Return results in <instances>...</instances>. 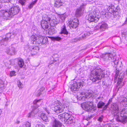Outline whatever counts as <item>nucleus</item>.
I'll return each instance as SVG.
<instances>
[{
    "mask_svg": "<svg viewBox=\"0 0 127 127\" xmlns=\"http://www.w3.org/2000/svg\"><path fill=\"white\" fill-rule=\"evenodd\" d=\"M41 100V99L35 100L33 101V103L35 105H37V106L38 107L39 106V105H38V104Z\"/></svg>",
    "mask_w": 127,
    "mask_h": 127,
    "instance_id": "obj_37",
    "label": "nucleus"
},
{
    "mask_svg": "<svg viewBox=\"0 0 127 127\" xmlns=\"http://www.w3.org/2000/svg\"><path fill=\"white\" fill-rule=\"evenodd\" d=\"M124 75L123 73H121L120 74L118 77L117 84L119 85L122 82L123 79L124 77Z\"/></svg>",
    "mask_w": 127,
    "mask_h": 127,
    "instance_id": "obj_24",
    "label": "nucleus"
},
{
    "mask_svg": "<svg viewBox=\"0 0 127 127\" xmlns=\"http://www.w3.org/2000/svg\"><path fill=\"white\" fill-rule=\"evenodd\" d=\"M63 2L62 0H56L55 1L54 6L56 7H59L62 5Z\"/></svg>",
    "mask_w": 127,
    "mask_h": 127,
    "instance_id": "obj_21",
    "label": "nucleus"
},
{
    "mask_svg": "<svg viewBox=\"0 0 127 127\" xmlns=\"http://www.w3.org/2000/svg\"><path fill=\"white\" fill-rule=\"evenodd\" d=\"M81 107L84 109L88 112L93 113L95 110L93 106L92 101H87L84 102L81 104Z\"/></svg>",
    "mask_w": 127,
    "mask_h": 127,
    "instance_id": "obj_6",
    "label": "nucleus"
},
{
    "mask_svg": "<svg viewBox=\"0 0 127 127\" xmlns=\"http://www.w3.org/2000/svg\"><path fill=\"white\" fill-rule=\"evenodd\" d=\"M125 101V99H123L122 100V101L124 102Z\"/></svg>",
    "mask_w": 127,
    "mask_h": 127,
    "instance_id": "obj_56",
    "label": "nucleus"
},
{
    "mask_svg": "<svg viewBox=\"0 0 127 127\" xmlns=\"http://www.w3.org/2000/svg\"><path fill=\"white\" fill-rule=\"evenodd\" d=\"M44 109L47 113L48 114H49L50 113L49 111V110H48L46 108H44Z\"/></svg>",
    "mask_w": 127,
    "mask_h": 127,
    "instance_id": "obj_50",
    "label": "nucleus"
},
{
    "mask_svg": "<svg viewBox=\"0 0 127 127\" xmlns=\"http://www.w3.org/2000/svg\"><path fill=\"white\" fill-rule=\"evenodd\" d=\"M9 2V0H0V2L2 3L8 2Z\"/></svg>",
    "mask_w": 127,
    "mask_h": 127,
    "instance_id": "obj_45",
    "label": "nucleus"
},
{
    "mask_svg": "<svg viewBox=\"0 0 127 127\" xmlns=\"http://www.w3.org/2000/svg\"><path fill=\"white\" fill-rule=\"evenodd\" d=\"M89 14L87 17L88 20L90 22H96L98 20V19L96 17V12L94 9H92L89 12Z\"/></svg>",
    "mask_w": 127,
    "mask_h": 127,
    "instance_id": "obj_7",
    "label": "nucleus"
},
{
    "mask_svg": "<svg viewBox=\"0 0 127 127\" xmlns=\"http://www.w3.org/2000/svg\"><path fill=\"white\" fill-rule=\"evenodd\" d=\"M106 71L102 70L100 68L97 67L92 71L90 74V79L94 82L101 80L104 77Z\"/></svg>",
    "mask_w": 127,
    "mask_h": 127,
    "instance_id": "obj_3",
    "label": "nucleus"
},
{
    "mask_svg": "<svg viewBox=\"0 0 127 127\" xmlns=\"http://www.w3.org/2000/svg\"><path fill=\"white\" fill-rule=\"evenodd\" d=\"M111 58V59H110L109 61H110L111 62H113V63L115 61V59H114V57H113L112 56V57Z\"/></svg>",
    "mask_w": 127,
    "mask_h": 127,
    "instance_id": "obj_48",
    "label": "nucleus"
},
{
    "mask_svg": "<svg viewBox=\"0 0 127 127\" xmlns=\"http://www.w3.org/2000/svg\"><path fill=\"white\" fill-rule=\"evenodd\" d=\"M0 88L3 90L4 89V82L1 80H0Z\"/></svg>",
    "mask_w": 127,
    "mask_h": 127,
    "instance_id": "obj_34",
    "label": "nucleus"
},
{
    "mask_svg": "<svg viewBox=\"0 0 127 127\" xmlns=\"http://www.w3.org/2000/svg\"><path fill=\"white\" fill-rule=\"evenodd\" d=\"M15 72L14 71H11L10 74V75L11 76H12L14 75H15Z\"/></svg>",
    "mask_w": 127,
    "mask_h": 127,
    "instance_id": "obj_44",
    "label": "nucleus"
},
{
    "mask_svg": "<svg viewBox=\"0 0 127 127\" xmlns=\"http://www.w3.org/2000/svg\"><path fill=\"white\" fill-rule=\"evenodd\" d=\"M65 107L64 105H63L59 101H57L56 103L51 104V108L56 113H59L64 111Z\"/></svg>",
    "mask_w": 127,
    "mask_h": 127,
    "instance_id": "obj_5",
    "label": "nucleus"
},
{
    "mask_svg": "<svg viewBox=\"0 0 127 127\" xmlns=\"http://www.w3.org/2000/svg\"><path fill=\"white\" fill-rule=\"evenodd\" d=\"M68 23L69 25L70 29H75L78 25V23L72 21H69Z\"/></svg>",
    "mask_w": 127,
    "mask_h": 127,
    "instance_id": "obj_17",
    "label": "nucleus"
},
{
    "mask_svg": "<svg viewBox=\"0 0 127 127\" xmlns=\"http://www.w3.org/2000/svg\"><path fill=\"white\" fill-rule=\"evenodd\" d=\"M40 117L41 119L44 121L46 122H48L49 121L48 117L44 113L41 114Z\"/></svg>",
    "mask_w": 127,
    "mask_h": 127,
    "instance_id": "obj_23",
    "label": "nucleus"
},
{
    "mask_svg": "<svg viewBox=\"0 0 127 127\" xmlns=\"http://www.w3.org/2000/svg\"><path fill=\"white\" fill-rule=\"evenodd\" d=\"M51 38L52 40H56L57 41H59L62 39L59 36L52 37Z\"/></svg>",
    "mask_w": 127,
    "mask_h": 127,
    "instance_id": "obj_35",
    "label": "nucleus"
},
{
    "mask_svg": "<svg viewBox=\"0 0 127 127\" xmlns=\"http://www.w3.org/2000/svg\"><path fill=\"white\" fill-rule=\"evenodd\" d=\"M50 21V18L46 16V17L43 18V20L41 22V25L42 27L44 30L48 28L49 25Z\"/></svg>",
    "mask_w": 127,
    "mask_h": 127,
    "instance_id": "obj_8",
    "label": "nucleus"
},
{
    "mask_svg": "<svg viewBox=\"0 0 127 127\" xmlns=\"http://www.w3.org/2000/svg\"><path fill=\"white\" fill-rule=\"evenodd\" d=\"M20 123V121H17L16 122V123L17 124H19V123Z\"/></svg>",
    "mask_w": 127,
    "mask_h": 127,
    "instance_id": "obj_53",
    "label": "nucleus"
},
{
    "mask_svg": "<svg viewBox=\"0 0 127 127\" xmlns=\"http://www.w3.org/2000/svg\"><path fill=\"white\" fill-rule=\"evenodd\" d=\"M59 17L61 19L62 21H63L65 19L66 16L65 14H64L60 15Z\"/></svg>",
    "mask_w": 127,
    "mask_h": 127,
    "instance_id": "obj_40",
    "label": "nucleus"
},
{
    "mask_svg": "<svg viewBox=\"0 0 127 127\" xmlns=\"http://www.w3.org/2000/svg\"><path fill=\"white\" fill-rule=\"evenodd\" d=\"M93 117V116H89L88 118H87V120H89L91 118H92Z\"/></svg>",
    "mask_w": 127,
    "mask_h": 127,
    "instance_id": "obj_52",
    "label": "nucleus"
},
{
    "mask_svg": "<svg viewBox=\"0 0 127 127\" xmlns=\"http://www.w3.org/2000/svg\"><path fill=\"white\" fill-rule=\"evenodd\" d=\"M112 112L114 114L116 120L118 122L124 124L127 122V113L125 112V110H122L120 113L118 112V106L114 103L111 106Z\"/></svg>",
    "mask_w": 127,
    "mask_h": 127,
    "instance_id": "obj_1",
    "label": "nucleus"
},
{
    "mask_svg": "<svg viewBox=\"0 0 127 127\" xmlns=\"http://www.w3.org/2000/svg\"><path fill=\"white\" fill-rule=\"evenodd\" d=\"M103 116H101L98 119V121H99L100 122H101L103 120Z\"/></svg>",
    "mask_w": 127,
    "mask_h": 127,
    "instance_id": "obj_47",
    "label": "nucleus"
},
{
    "mask_svg": "<svg viewBox=\"0 0 127 127\" xmlns=\"http://www.w3.org/2000/svg\"><path fill=\"white\" fill-rule=\"evenodd\" d=\"M56 31L54 29L50 28L48 30V33L50 35H52L55 33Z\"/></svg>",
    "mask_w": 127,
    "mask_h": 127,
    "instance_id": "obj_31",
    "label": "nucleus"
},
{
    "mask_svg": "<svg viewBox=\"0 0 127 127\" xmlns=\"http://www.w3.org/2000/svg\"><path fill=\"white\" fill-rule=\"evenodd\" d=\"M73 119V117H71L66 120L64 122H65L66 124H72L74 123Z\"/></svg>",
    "mask_w": 127,
    "mask_h": 127,
    "instance_id": "obj_25",
    "label": "nucleus"
},
{
    "mask_svg": "<svg viewBox=\"0 0 127 127\" xmlns=\"http://www.w3.org/2000/svg\"><path fill=\"white\" fill-rule=\"evenodd\" d=\"M93 95V91H91L88 93H85V98H86L89 99V98L92 97Z\"/></svg>",
    "mask_w": 127,
    "mask_h": 127,
    "instance_id": "obj_26",
    "label": "nucleus"
},
{
    "mask_svg": "<svg viewBox=\"0 0 127 127\" xmlns=\"http://www.w3.org/2000/svg\"><path fill=\"white\" fill-rule=\"evenodd\" d=\"M11 33L7 34L4 38L2 39L1 40H0V46L4 44L5 42H6L8 40L9 38H11Z\"/></svg>",
    "mask_w": 127,
    "mask_h": 127,
    "instance_id": "obj_15",
    "label": "nucleus"
},
{
    "mask_svg": "<svg viewBox=\"0 0 127 127\" xmlns=\"http://www.w3.org/2000/svg\"><path fill=\"white\" fill-rule=\"evenodd\" d=\"M26 127H30L31 124L30 123H27L26 125Z\"/></svg>",
    "mask_w": 127,
    "mask_h": 127,
    "instance_id": "obj_51",
    "label": "nucleus"
},
{
    "mask_svg": "<svg viewBox=\"0 0 127 127\" xmlns=\"http://www.w3.org/2000/svg\"><path fill=\"white\" fill-rule=\"evenodd\" d=\"M32 40L31 43L33 44H36V43L39 45H41L47 43L48 42V39L46 37H43V36L39 35L38 37V39L36 41L38 37L36 35H32L31 37Z\"/></svg>",
    "mask_w": 127,
    "mask_h": 127,
    "instance_id": "obj_4",
    "label": "nucleus"
},
{
    "mask_svg": "<svg viewBox=\"0 0 127 127\" xmlns=\"http://www.w3.org/2000/svg\"><path fill=\"white\" fill-rule=\"evenodd\" d=\"M37 109L36 108L35 109H34L30 113L28 116V118L32 117L33 118L37 116Z\"/></svg>",
    "mask_w": 127,
    "mask_h": 127,
    "instance_id": "obj_16",
    "label": "nucleus"
},
{
    "mask_svg": "<svg viewBox=\"0 0 127 127\" xmlns=\"http://www.w3.org/2000/svg\"><path fill=\"white\" fill-rule=\"evenodd\" d=\"M37 0H35L34 1L32 2L29 6V8H32L34 5L36 3Z\"/></svg>",
    "mask_w": 127,
    "mask_h": 127,
    "instance_id": "obj_36",
    "label": "nucleus"
},
{
    "mask_svg": "<svg viewBox=\"0 0 127 127\" xmlns=\"http://www.w3.org/2000/svg\"><path fill=\"white\" fill-rule=\"evenodd\" d=\"M113 13V14L114 17H115L117 15H118L119 13L117 11H116V10H115Z\"/></svg>",
    "mask_w": 127,
    "mask_h": 127,
    "instance_id": "obj_43",
    "label": "nucleus"
},
{
    "mask_svg": "<svg viewBox=\"0 0 127 127\" xmlns=\"http://www.w3.org/2000/svg\"><path fill=\"white\" fill-rule=\"evenodd\" d=\"M85 4H83L80 6V8L76 9L75 14L76 16L78 17L81 16L84 10L85 6Z\"/></svg>",
    "mask_w": 127,
    "mask_h": 127,
    "instance_id": "obj_11",
    "label": "nucleus"
},
{
    "mask_svg": "<svg viewBox=\"0 0 127 127\" xmlns=\"http://www.w3.org/2000/svg\"><path fill=\"white\" fill-rule=\"evenodd\" d=\"M105 105L104 103L102 101H100L98 103L97 107L98 108H102Z\"/></svg>",
    "mask_w": 127,
    "mask_h": 127,
    "instance_id": "obj_28",
    "label": "nucleus"
},
{
    "mask_svg": "<svg viewBox=\"0 0 127 127\" xmlns=\"http://www.w3.org/2000/svg\"><path fill=\"white\" fill-rule=\"evenodd\" d=\"M62 124L58 120L55 119L53 122L52 127H61Z\"/></svg>",
    "mask_w": 127,
    "mask_h": 127,
    "instance_id": "obj_19",
    "label": "nucleus"
},
{
    "mask_svg": "<svg viewBox=\"0 0 127 127\" xmlns=\"http://www.w3.org/2000/svg\"><path fill=\"white\" fill-rule=\"evenodd\" d=\"M71 117L70 114L65 113L60 114L58 116V118L62 122H63L65 121L66 120Z\"/></svg>",
    "mask_w": 127,
    "mask_h": 127,
    "instance_id": "obj_12",
    "label": "nucleus"
},
{
    "mask_svg": "<svg viewBox=\"0 0 127 127\" xmlns=\"http://www.w3.org/2000/svg\"><path fill=\"white\" fill-rule=\"evenodd\" d=\"M84 84V82L82 81H81L78 83H74L70 87L71 90L72 91H77L80 87H82Z\"/></svg>",
    "mask_w": 127,
    "mask_h": 127,
    "instance_id": "obj_9",
    "label": "nucleus"
},
{
    "mask_svg": "<svg viewBox=\"0 0 127 127\" xmlns=\"http://www.w3.org/2000/svg\"><path fill=\"white\" fill-rule=\"evenodd\" d=\"M1 5H0V9L1 8Z\"/></svg>",
    "mask_w": 127,
    "mask_h": 127,
    "instance_id": "obj_57",
    "label": "nucleus"
},
{
    "mask_svg": "<svg viewBox=\"0 0 127 127\" xmlns=\"http://www.w3.org/2000/svg\"><path fill=\"white\" fill-rule=\"evenodd\" d=\"M91 34V32H86L83 35L81 36L78 39L79 40L85 39L87 37L89 36Z\"/></svg>",
    "mask_w": 127,
    "mask_h": 127,
    "instance_id": "obj_20",
    "label": "nucleus"
},
{
    "mask_svg": "<svg viewBox=\"0 0 127 127\" xmlns=\"http://www.w3.org/2000/svg\"><path fill=\"white\" fill-rule=\"evenodd\" d=\"M114 61V62L113 63L115 65H117L116 67H121V66H119V62L117 60H116V59H115Z\"/></svg>",
    "mask_w": 127,
    "mask_h": 127,
    "instance_id": "obj_39",
    "label": "nucleus"
},
{
    "mask_svg": "<svg viewBox=\"0 0 127 127\" xmlns=\"http://www.w3.org/2000/svg\"><path fill=\"white\" fill-rule=\"evenodd\" d=\"M63 27V28H62V31L60 33L61 34L63 33L64 34H65L66 35L67 34H68V32L67 31H66L65 26L64 25Z\"/></svg>",
    "mask_w": 127,
    "mask_h": 127,
    "instance_id": "obj_30",
    "label": "nucleus"
},
{
    "mask_svg": "<svg viewBox=\"0 0 127 127\" xmlns=\"http://www.w3.org/2000/svg\"><path fill=\"white\" fill-rule=\"evenodd\" d=\"M20 10L18 7L13 6L8 11L6 10H1L0 12V16L6 20H9L14 15L17 14Z\"/></svg>",
    "mask_w": 127,
    "mask_h": 127,
    "instance_id": "obj_2",
    "label": "nucleus"
},
{
    "mask_svg": "<svg viewBox=\"0 0 127 127\" xmlns=\"http://www.w3.org/2000/svg\"><path fill=\"white\" fill-rule=\"evenodd\" d=\"M18 64L20 67H22L24 65V62L22 59H20L18 61Z\"/></svg>",
    "mask_w": 127,
    "mask_h": 127,
    "instance_id": "obj_29",
    "label": "nucleus"
},
{
    "mask_svg": "<svg viewBox=\"0 0 127 127\" xmlns=\"http://www.w3.org/2000/svg\"><path fill=\"white\" fill-rule=\"evenodd\" d=\"M50 64H49V65H48V66H50V65H51V64H53V63H51V64L50 63Z\"/></svg>",
    "mask_w": 127,
    "mask_h": 127,
    "instance_id": "obj_54",
    "label": "nucleus"
},
{
    "mask_svg": "<svg viewBox=\"0 0 127 127\" xmlns=\"http://www.w3.org/2000/svg\"><path fill=\"white\" fill-rule=\"evenodd\" d=\"M19 2L23 5L24 4L25 2V0H19Z\"/></svg>",
    "mask_w": 127,
    "mask_h": 127,
    "instance_id": "obj_46",
    "label": "nucleus"
},
{
    "mask_svg": "<svg viewBox=\"0 0 127 127\" xmlns=\"http://www.w3.org/2000/svg\"><path fill=\"white\" fill-rule=\"evenodd\" d=\"M18 87L20 88H23V85L20 81H18Z\"/></svg>",
    "mask_w": 127,
    "mask_h": 127,
    "instance_id": "obj_42",
    "label": "nucleus"
},
{
    "mask_svg": "<svg viewBox=\"0 0 127 127\" xmlns=\"http://www.w3.org/2000/svg\"><path fill=\"white\" fill-rule=\"evenodd\" d=\"M5 52L7 54L12 55L15 54L16 51L14 48L11 47L6 48Z\"/></svg>",
    "mask_w": 127,
    "mask_h": 127,
    "instance_id": "obj_13",
    "label": "nucleus"
},
{
    "mask_svg": "<svg viewBox=\"0 0 127 127\" xmlns=\"http://www.w3.org/2000/svg\"><path fill=\"white\" fill-rule=\"evenodd\" d=\"M49 23V25H50L51 26H54L56 25L57 24V22L54 21V20H51L50 18V21L49 22H48Z\"/></svg>",
    "mask_w": 127,
    "mask_h": 127,
    "instance_id": "obj_32",
    "label": "nucleus"
},
{
    "mask_svg": "<svg viewBox=\"0 0 127 127\" xmlns=\"http://www.w3.org/2000/svg\"><path fill=\"white\" fill-rule=\"evenodd\" d=\"M101 14L104 16L105 17L108 18H109V15L110 14L109 13L102 11L101 12Z\"/></svg>",
    "mask_w": 127,
    "mask_h": 127,
    "instance_id": "obj_33",
    "label": "nucleus"
},
{
    "mask_svg": "<svg viewBox=\"0 0 127 127\" xmlns=\"http://www.w3.org/2000/svg\"><path fill=\"white\" fill-rule=\"evenodd\" d=\"M119 71V70L117 69H116L115 70L116 74L115 75V78L116 79V78L118 76V75Z\"/></svg>",
    "mask_w": 127,
    "mask_h": 127,
    "instance_id": "obj_41",
    "label": "nucleus"
},
{
    "mask_svg": "<svg viewBox=\"0 0 127 127\" xmlns=\"http://www.w3.org/2000/svg\"><path fill=\"white\" fill-rule=\"evenodd\" d=\"M111 101V100L110 99H109L108 103L104 107H103V109L104 110H106L107 108V107L108 105L110 104V102Z\"/></svg>",
    "mask_w": 127,
    "mask_h": 127,
    "instance_id": "obj_38",
    "label": "nucleus"
},
{
    "mask_svg": "<svg viewBox=\"0 0 127 127\" xmlns=\"http://www.w3.org/2000/svg\"><path fill=\"white\" fill-rule=\"evenodd\" d=\"M112 56V54L110 53H106L102 54L101 55V57L103 58L104 61H108L109 60L111 59V57Z\"/></svg>",
    "mask_w": 127,
    "mask_h": 127,
    "instance_id": "obj_14",
    "label": "nucleus"
},
{
    "mask_svg": "<svg viewBox=\"0 0 127 127\" xmlns=\"http://www.w3.org/2000/svg\"><path fill=\"white\" fill-rule=\"evenodd\" d=\"M126 74L127 75V69L126 70Z\"/></svg>",
    "mask_w": 127,
    "mask_h": 127,
    "instance_id": "obj_55",
    "label": "nucleus"
},
{
    "mask_svg": "<svg viewBox=\"0 0 127 127\" xmlns=\"http://www.w3.org/2000/svg\"><path fill=\"white\" fill-rule=\"evenodd\" d=\"M123 35L125 36V38L127 41V32H125L124 34L122 36H123Z\"/></svg>",
    "mask_w": 127,
    "mask_h": 127,
    "instance_id": "obj_49",
    "label": "nucleus"
},
{
    "mask_svg": "<svg viewBox=\"0 0 127 127\" xmlns=\"http://www.w3.org/2000/svg\"><path fill=\"white\" fill-rule=\"evenodd\" d=\"M45 92V88L43 87H42L38 91V93L36 94V95L37 96H39L41 95H42L43 94H44V95H45V93H44V92Z\"/></svg>",
    "mask_w": 127,
    "mask_h": 127,
    "instance_id": "obj_22",
    "label": "nucleus"
},
{
    "mask_svg": "<svg viewBox=\"0 0 127 127\" xmlns=\"http://www.w3.org/2000/svg\"><path fill=\"white\" fill-rule=\"evenodd\" d=\"M115 7L113 5H111L109 6L108 8V10L110 13H113L115 10H114Z\"/></svg>",
    "mask_w": 127,
    "mask_h": 127,
    "instance_id": "obj_27",
    "label": "nucleus"
},
{
    "mask_svg": "<svg viewBox=\"0 0 127 127\" xmlns=\"http://www.w3.org/2000/svg\"><path fill=\"white\" fill-rule=\"evenodd\" d=\"M30 49L31 50V53L32 55L36 54L39 50L38 47L36 46L30 48Z\"/></svg>",
    "mask_w": 127,
    "mask_h": 127,
    "instance_id": "obj_18",
    "label": "nucleus"
},
{
    "mask_svg": "<svg viewBox=\"0 0 127 127\" xmlns=\"http://www.w3.org/2000/svg\"><path fill=\"white\" fill-rule=\"evenodd\" d=\"M108 25L105 23H102L99 26H97L95 28V30H98L100 32L104 31L108 28Z\"/></svg>",
    "mask_w": 127,
    "mask_h": 127,
    "instance_id": "obj_10",
    "label": "nucleus"
}]
</instances>
